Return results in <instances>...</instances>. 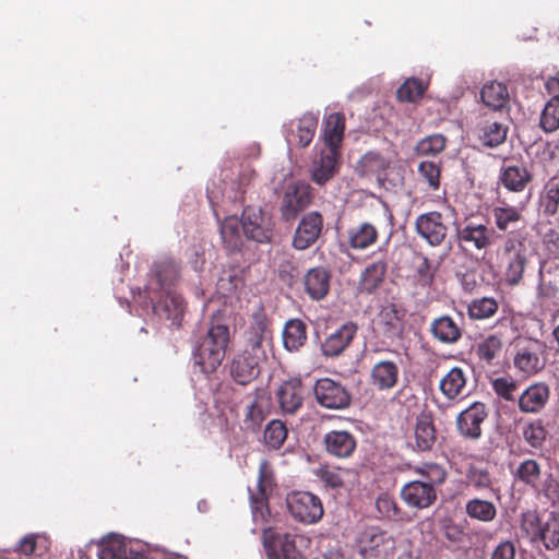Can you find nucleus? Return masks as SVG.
<instances>
[{
    "label": "nucleus",
    "instance_id": "8",
    "mask_svg": "<svg viewBox=\"0 0 559 559\" xmlns=\"http://www.w3.org/2000/svg\"><path fill=\"white\" fill-rule=\"evenodd\" d=\"M341 160L340 150L317 145L309 165L311 180L324 186L338 173Z\"/></svg>",
    "mask_w": 559,
    "mask_h": 559
},
{
    "label": "nucleus",
    "instance_id": "7",
    "mask_svg": "<svg viewBox=\"0 0 559 559\" xmlns=\"http://www.w3.org/2000/svg\"><path fill=\"white\" fill-rule=\"evenodd\" d=\"M287 509L294 520L304 524H313L323 516V507L319 497L308 491H295L286 498Z\"/></svg>",
    "mask_w": 559,
    "mask_h": 559
},
{
    "label": "nucleus",
    "instance_id": "54",
    "mask_svg": "<svg viewBox=\"0 0 559 559\" xmlns=\"http://www.w3.org/2000/svg\"><path fill=\"white\" fill-rule=\"evenodd\" d=\"M417 473L420 475L419 481L430 485L436 489V486L442 484L445 479L447 473L442 466L436 463H425L417 467Z\"/></svg>",
    "mask_w": 559,
    "mask_h": 559
},
{
    "label": "nucleus",
    "instance_id": "40",
    "mask_svg": "<svg viewBox=\"0 0 559 559\" xmlns=\"http://www.w3.org/2000/svg\"><path fill=\"white\" fill-rule=\"evenodd\" d=\"M465 513L472 520L489 523L497 516V507L490 500L472 498L465 503Z\"/></svg>",
    "mask_w": 559,
    "mask_h": 559
},
{
    "label": "nucleus",
    "instance_id": "51",
    "mask_svg": "<svg viewBox=\"0 0 559 559\" xmlns=\"http://www.w3.org/2000/svg\"><path fill=\"white\" fill-rule=\"evenodd\" d=\"M263 438L269 449L277 450L287 438V428L281 420H272L265 427Z\"/></svg>",
    "mask_w": 559,
    "mask_h": 559
},
{
    "label": "nucleus",
    "instance_id": "25",
    "mask_svg": "<svg viewBox=\"0 0 559 559\" xmlns=\"http://www.w3.org/2000/svg\"><path fill=\"white\" fill-rule=\"evenodd\" d=\"M325 450L329 454L345 459L356 449V439L346 430H332L324 436Z\"/></svg>",
    "mask_w": 559,
    "mask_h": 559
},
{
    "label": "nucleus",
    "instance_id": "17",
    "mask_svg": "<svg viewBox=\"0 0 559 559\" xmlns=\"http://www.w3.org/2000/svg\"><path fill=\"white\" fill-rule=\"evenodd\" d=\"M486 417V406L480 402H475L457 415V430L462 436L477 440L481 436L480 425L484 423Z\"/></svg>",
    "mask_w": 559,
    "mask_h": 559
},
{
    "label": "nucleus",
    "instance_id": "6",
    "mask_svg": "<svg viewBox=\"0 0 559 559\" xmlns=\"http://www.w3.org/2000/svg\"><path fill=\"white\" fill-rule=\"evenodd\" d=\"M514 350L513 365L523 376H534L544 369L546 360L543 356L544 345L542 342L532 338L520 340L516 342Z\"/></svg>",
    "mask_w": 559,
    "mask_h": 559
},
{
    "label": "nucleus",
    "instance_id": "35",
    "mask_svg": "<svg viewBox=\"0 0 559 559\" xmlns=\"http://www.w3.org/2000/svg\"><path fill=\"white\" fill-rule=\"evenodd\" d=\"M219 233L226 248L231 251L239 250L245 236L241 222L236 215H230L219 223Z\"/></svg>",
    "mask_w": 559,
    "mask_h": 559
},
{
    "label": "nucleus",
    "instance_id": "42",
    "mask_svg": "<svg viewBox=\"0 0 559 559\" xmlns=\"http://www.w3.org/2000/svg\"><path fill=\"white\" fill-rule=\"evenodd\" d=\"M436 442V429L430 416L421 414L415 426V444L418 451H427Z\"/></svg>",
    "mask_w": 559,
    "mask_h": 559
},
{
    "label": "nucleus",
    "instance_id": "28",
    "mask_svg": "<svg viewBox=\"0 0 559 559\" xmlns=\"http://www.w3.org/2000/svg\"><path fill=\"white\" fill-rule=\"evenodd\" d=\"M277 399L284 413L295 414L301 407L304 401L300 381L294 379L284 382L277 391Z\"/></svg>",
    "mask_w": 559,
    "mask_h": 559
},
{
    "label": "nucleus",
    "instance_id": "12",
    "mask_svg": "<svg viewBox=\"0 0 559 559\" xmlns=\"http://www.w3.org/2000/svg\"><path fill=\"white\" fill-rule=\"evenodd\" d=\"M297 535L278 533L272 528L263 530V545L267 559H301L297 549Z\"/></svg>",
    "mask_w": 559,
    "mask_h": 559
},
{
    "label": "nucleus",
    "instance_id": "5",
    "mask_svg": "<svg viewBox=\"0 0 559 559\" xmlns=\"http://www.w3.org/2000/svg\"><path fill=\"white\" fill-rule=\"evenodd\" d=\"M495 229L487 222L471 217L455 225V236L459 246L475 250H485L493 241Z\"/></svg>",
    "mask_w": 559,
    "mask_h": 559
},
{
    "label": "nucleus",
    "instance_id": "14",
    "mask_svg": "<svg viewBox=\"0 0 559 559\" xmlns=\"http://www.w3.org/2000/svg\"><path fill=\"white\" fill-rule=\"evenodd\" d=\"M318 115L307 112L299 119L292 120L285 124V138L288 145H296L299 147L308 146L317 131Z\"/></svg>",
    "mask_w": 559,
    "mask_h": 559
},
{
    "label": "nucleus",
    "instance_id": "3",
    "mask_svg": "<svg viewBox=\"0 0 559 559\" xmlns=\"http://www.w3.org/2000/svg\"><path fill=\"white\" fill-rule=\"evenodd\" d=\"M246 345L242 352L265 360L272 347L271 323L264 309L258 306L250 314L249 326L245 332Z\"/></svg>",
    "mask_w": 559,
    "mask_h": 559
},
{
    "label": "nucleus",
    "instance_id": "4",
    "mask_svg": "<svg viewBox=\"0 0 559 559\" xmlns=\"http://www.w3.org/2000/svg\"><path fill=\"white\" fill-rule=\"evenodd\" d=\"M356 544L359 554L366 559H390L397 547L394 537L377 526L360 531Z\"/></svg>",
    "mask_w": 559,
    "mask_h": 559
},
{
    "label": "nucleus",
    "instance_id": "20",
    "mask_svg": "<svg viewBox=\"0 0 559 559\" xmlns=\"http://www.w3.org/2000/svg\"><path fill=\"white\" fill-rule=\"evenodd\" d=\"M179 276V269L175 261L167 259L157 262L152 270V276L145 287L146 295L171 290Z\"/></svg>",
    "mask_w": 559,
    "mask_h": 559
},
{
    "label": "nucleus",
    "instance_id": "9",
    "mask_svg": "<svg viewBox=\"0 0 559 559\" xmlns=\"http://www.w3.org/2000/svg\"><path fill=\"white\" fill-rule=\"evenodd\" d=\"M313 394L317 403L328 409H345L352 401L348 390L341 382L330 378L317 380Z\"/></svg>",
    "mask_w": 559,
    "mask_h": 559
},
{
    "label": "nucleus",
    "instance_id": "58",
    "mask_svg": "<svg viewBox=\"0 0 559 559\" xmlns=\"http://www.w3.org/2000/svg\"><path fill=\"white\" fill-rule=\"evenodd\" d=\"M418 173L431 190L439 189L440 168L436 163L429 160L419 163Z\"/></svg>",
    "mask_w": 559,
    "mask_h": 559
},
{
    "label": "nucleus",
    "instance_id": "63",
    "mask_svg": "<svg viewBox=\"0 0 559 559\" xmlns=\"http://www.w3.org/2000/svg\"><path fill=\"white\" fill-rule=\"evenodd\" d=\"M515 545L511 540H501L492 550L490 559H515Z\"/></svg>",
    "mask_w": 559,
    "mask_h": 559
},
{
    "label": "nucleus",
    "instance_id": "55",
    "mask_svg": "<svg viewBox=\"0 0 559 559\" xmlns=\"http://www.w3.org/2000/svg\"><path fill=\"white\" fill-rule=\"evenodd\" d=\"M498 305L493 298L484 297L472 301L468 306V316L472 319L483 320L496 313Z\"/></svg>",
    "mask_w": 559,
    "mask_h": 559
},
{
    "label": "nucleus",
    "instance_id": "34",
    "mask_svg": "<svg viewBox=\"0 0 559 559\" xmlns=\"http://www.w3.org/2000/svg\"><path fill=\"white\" fill-rule=\"evenodd\" d=\"M243 287V280L236 270H223L217 282L216 293L231 301L233 298L240 299L241 289Z\"/></svg>",
    "mask_w": 559,
    "mask_h": 559
},
{
    "label": "nucleus",
    "instance_id": "10",
    "mask_svg": "<svg viewBox=\"0 0 559 559\" xmlns=\"http://www.w3.org/2000/svg\"><path fill=\"white\" fill-rule=\"evenodd\" d=\"M274 486L273 473L267 463L263 460L259 465L257 491L249 488L251 510L254 521H265L269 515L267 498Z\"/></svg>",
    "mask_w": 559,
    "mask_h": 559
},
{
    "label": "nucleus",
    "instance_id": "62",
    "mask_svg": "<svg viewBox=\"0 0 559 559\" xmlns=\"http://www.w3.org/2000/svg\"><path fill=\"white\" fill-rule=\"evenodd\" d=\"M376 508L382 518H393L397 513L396 504L392 497L381 495L376 501Z\"/></svg>",
    "mask_w": 559,
    "mask_h": 559
},
{
    "label": "nucleus",
    "instance_id": "30",
    "mask_svg": "<svg viewBox=\"0 0 559 559\" xmlns=\"http://www.w3.org/2000/svg\"><path fill=\"white\" fill-rule=\"evenodd\" d=\"M399 374L400 369L394 361L381 360L371 369V384L382 391L390 390L395 386Z\"/></svg>",
    "mask_w": 559,
    "mask_h": 559
},
{
    "label": "nucleus",
    "instance_id": "59",
    "mask_svg": "<svg viewBox=\"0 0 559 559\" xmlns=\"http://www.w3.org/2000/svg\"><path fill=\"white\" fill-rule=\"evenodd\" d=\"M524 439L534 448L540 447L546 437V431L539 423H533L524 427Z\"/></svg>",
    "mask_w": 559,
    "mask_h": 559
},
{
    "label": "nucleus",
    "instance_id": "50",
    "mask_svg": "<svg viewBox=\"0 0 559 559\" xmlns=\"http://www.w3.org/2000/svg\"><path fill=\"white\" fill-rule=\"evenodd\" d=\"M522 210L516 206L500 205L492 209L495 224L499 230H507L511 224L521 219Z\"/></svg>",
    "mask_w": 559,
    "mask_h": 559
},
{
    "label": "nucleus",
    "instance_id": "38",
    "mask_svg": "<svg viewBox=\"0 0 559 559\" xmlns=\"http://www.w3.org/2000/svg\"><path fill=\"white\" fill-rule=\"evenodd\" d=\"M378 231L370 223H361L353 226L347 231L349 246L356 250H364L373 245L377 240Z\"/></svg>",
    "mask_w": 559,
    "mask_h": 559
},
{
    "label": "nucleus",
    "instance_id": "44",
    "mask_svg": "<svg viewBox=\"0 0 559 559\" xmlns=\"http://www.w3.org/2000/svg\"><path fill=\"white\" fill-rule=\"evenodd\" d=\"M129 546L122 537L110 535L103 539L99 559H129Z\"/></svg>",
    "mask_w": 559,
    "mask_h": 559
},
{
    "label": "nucleus",
    "instance_id": "32",
    "mask_svg": "<svg viewBox=\"0 0 559 559\" xmlns=\"http://www.w3.org/2000/svg\"><path fill=\"white\" fill-rule=\"evenodd\" d=\"M467 378L463 369L454 367L443 376L439 389L448 400H454L465 394Z\"/></svg>",
    "mask_w": 559,
    "mask_h": 559
},
{
    "label": "nucleus",
    "instance_id": "26",
    "mask_svg": "<svg viewBox=\"0 0 559 559\" xmlns=\"http://www.w3.org/2000/svg\"><path fill=\"white\" fill-rule=\"evenodd\" d=\"M263 359H255V356L242 352L231 364L230 372L235 381L246 384L257 378L260 373V364Z\"/></svg>",
    "mask_w": 559,
    "mask_h": 559
},
{
    "label": "nucleus",
    "instance_id": "33",
    "mask_svg": "<svg viewBox=\"0 0 559 559\" xmlns=\"http://www.w3.org/2000/svg\"><path fill=\"white\" fill-rule=\"evenodd\" d=\"M430 332L436 340L443 344H454L462 335L461 328L449 316L435 319L430 324Z\"/></svg>",
    "mask_w": 559,
    "mask_h": 559
},
{
    "label": "nucleus",
    "instance_id": "52",
    "mask_svg": "<svg viewBox=\"0 0 559 559\" xmlns=\"http://www.w3.org/2000/svg\"><path fill=\"white\" fill-rule=\"evenodd\" d=\"M267 400L262 395H257L248 405L245 421L249 427H258L265 418Z\"/></svg>",
    "mask_w": 559,
    "mask_h": 559
},
{
    "label": "nucleus",
    "instance_id": "16",
    "mask_svg": "<svg viewBox=\"0 0 559 559\" xmlns=\"http://www.w3.org/2000/svg\"><path fill=\"white\" fill-rule=\"evenodd\" d=\"M536 299L540 305L559 306V267L546 269L545 262L540 264Z\"/></svg>",
    "mask_w": 559,
    "mask_h": 559
},
{
    "label": "nucleus",
    "instance_id": "61",
    "mask_svg": "<svg viewBox=\"0 0 559 559\" xmlns=\"http://www.w3.org/2000/svg\"><path fill=\"white\" fill-rule=\"evenodd\" d=\"M495 392L504 400L512 401L516 384L513 380L507 378H498L492 383Z\"/></svg>",
    "mask_w": 559,
    "mask_h": 559
},
{
    "label": "nucleus",
    "instance_id": "22",
    "mask_svg": "<svg viewBox=\"0 0 559 559\" xmlns=\"http://www.w3.org/2000/svg\"><path fill=\"white\" fill-rule=\"evenodd\" d=\"M357 333V325L346 322L329 334L321 345L322 354L326 357H336L350 344Z\"/></svg>",
    "mask_w": 559,
    "mask_h": 559
},
{
    "label": "nucleus",
    "instance_id": "49",
    "mask_svg": "<svg viewBox=\"0 0 559 559\" xmlns=\"http://www.w3.org/2000/svg\"><path fill=\"white\" fill-rule=\"evenodd\" d=\"M502 349V341L497 335H489L479 342L476 346V354L488 365H491L492 361L500 355Z\"/></svg>",
    "mask_w": 559,
    "mask_h": 559
},
{
    "label": "nucleus",
    "instance_id": "11",
    "mask_svg": "<svg viewBox=\"0 0 559 559\" xmlns=\"http://www.w3.org/2000/svg\"><path fill=\"white\" fill-rule=\"evenodd\" d=\"M254 176V170L250 167L246 166L242 170H240L237 175V189L235 190L236 181L234 178H230V182H225L224 188L221 189L216 186V183L213 181L211 185L206 188V194L207 199L213 207L214 215L216 216L217 221H219V211H218V203L219 199H228L229 201H237L241 199V188L249 185L251 179Z\"/></svg>",
    "mask_w": 559,
    "mask_h": 559
},
{
    "label": "nucleus",
    "instance_id": "48",
    "mask_svg": "<svg viewBox=\"0 0 559 559\" xmlns=\"http://www.w3.org/2000/svg\"><path fill=\"white\" fill-rule=\"evenodd\" d=\"M467 480L475 490L489 491L499 499L500 490L495 488L493 480L488 471L473 467L467 473Z\"/></svg>",
    "mask_w": 559,
    "mask_h": 559
},
{
    "label": "nucleus",
    "instance_id": "36",
    "mask_svg": "<svg viewBox=\"0 0 559 559\" xmlns=\"http://www.w3.org/2000/svg\"><path fill=\"white\" fill-rule=\"evenodd\" d=\"M483 103L492 110H502L509 103V92L503 83L491 81L480 91Z\"/></svg>",
    "mask_w": 559,
    "mask_h": 559
},
{
    "label": "nucleus",
    "instance_id": "23",
    "mask_svg": "<svg viewBox=\"0 0 559 559\" xmlns=\"http://www.w3.org/2000/svg\"><path fill=\"white\" fill-rule=\"evenodd\" d=\"M152 309L158 313L163 310L166 313V318L173 321H177L185 309L183 299L174 289L153 293L147 295Z\"/></svg>",
    "mask_w": 559,
    "mask_h": 559
},
{
    "label": "nucleus",
    "instance_id": "37",
    "mask_svg": "<svg viewBox=\"0 0 559 559\" xmlns=\"http://www.w3.org/2000/svg\"><path fill=\"white\" fill-rule=\"evenodd\" d=\"M532 175L524 166H506L500 174L502 185L510 191L520 192L531 181Z\"/></svg>",
    "mask_w": 559,
    "mask_h": 559
},
{
    "label": "nucleus",
    "instance_id": "60",
    "mask_svg": "<svg viewBox=\"0 0 559 559\" xmlns=\"http://www.w3.org/2000/svg\"><path fill=\"white\" fill-rule=\"evenodd\" d=\"M416 275H417V281H418L419 285L426 287V286H430L432 284V281L435 277V271H433L428 258H426V257L421 258L420 263L417 265V269H416Z\"/></svg>",
    "mask_w": 559,
    "mask_h": 559
},
{
    "label": "nucleus",
    "instance_id": "31",
    "mask_svg": "<svg viewBox=\"0 0 559 559\" xmlns=\"http://www.w3.org/2000/svg\"><path fill=\"white\" fill-rule=\"evenodd\" d=\"M388 162L379 153L368 152L357 163L355 171L361 177H376L378 181L385 179Z\"/></svg>",
    "mask_w": 559,
    "mask_h": 559
},
{
    "label": "nucleus",
    "instance_id": "53",
    "mask_svg": "<svg viewBox=\"0 0 559 559\" xmlns=\"http://www.w3.org/2000/svg\"><path fill=\"white\" fill-rule=\"evenodd\" d=\"M539 124L546 132H554L559 129V97L550 98L540 115Z\"/></svg>",
    "mask_w": 559,
    "mask_h": 559
},
{
    "label": "nucleus",
    "instance_id": "19",
    "mask_svg": "<svg viewBox=\"0 0 559 559\" xmlns=\"http://www.w3.org/2000/svg\"><path fill=\"white\" fill-rule=\"evenodd\" d=\"M323 227V219L319 212H310L306 214L299 222L293 246L297 250H305L312 246L319 238Z\"/></svg>",
    "mask_w": 559,
    "mask_h": 559
},
{
    "label": "nucleus",
    "instance_id": "43",
    "mask_svg": "<svg viewBox=\"0 0 559 559\" xmlns=\"http://www.w3.org/2000/svg\"><path fill=\"white\" fill-rule=\"evenodd\" d=\"M526 263L527 258L524 252H516L506 258L503 277L509 286H518L522 282Z\"/></svg>",
    "mask_w": 559,
    "mask_h": 559
},
{
    "label": "nucleus",
    "instance_id": "15",
    "mask_svg": "<svg viewBox=\"0 0 559 559\" xmlns=\"http://www.w3.org/2000/svg\"><path fill=\"white\" fill-rule=\"evenodd\" d=\"M417 234L432 247L440 246L445 239L448 227L439 212L420 214L415 221Z\"/></svg>",
    "mask_w": 559,
    "mask_h": 559
},
{
    "label": "nucleus",
    "instance_id": "13",
    "mask_svg": "<svg viewBox=\"0 0 559 559\" xmlns=\"http://www.w3.org/2000/svg\"><path fill=\"white\" fill-rule=\"evenodd\" d=\"M241 228L243 235L257 242H267L272 237V222L261 210L247 207L243 210Z\"/></svg>",
    "mask_w": 559,
    "mask_h": 559
},
{
    "label": "nucleus",
    "instance_id": "45",
    "mask_svg": "<svg viewBox=\"0 0 559 559\" xmlns=\"http://www.w3.org/2000/svg\"><path fill=\"white\" fill-rule=\"evenodd\" d=\"M514 477L524 485L536 489L542 478L540 464L533 459L524 460L516 467Z\"/></svg>",
    "mask_w": 559,
    "mask_h": 559
},
{
    "label": "nucleus",
    "instance_id": "39",
    "mask_svg": "<svg viewBox=\"0 0 559 559\" xmlns=\"http://www.w3.org/2000/svg\"><path fill=\"white\" fill-rule=\"evenodd\" d=\"M307 340V326L299 319H290L283 330V344L289 352L298 350Z\"/></svg>",
    "mask_w": 559,
    "mask_h": 559
},
{
    "label": "nucleus",
    "instance_id": "41",
    "mask_svg": "<svg viewBox=\"0 0 559 559\" xmlns=\"http://www.w3.org/2000/svg\"><path fill=\"white\" fill-rule=\"evenodd\" d=\"M386 273V263L377 261L369 264L361 273L359 289L362 293L372 294L380 287Z\"/></svg>",
    "mask_w": 559,
    "mask_h": 559
},
{
    "label": "nucleus",
    "instance_id": "24",
    "mask_svg": "<svg viewBox=\"0 0 559 559\" xmlns=\"http://www.w3.org/2000/svg\"><path fill=\"white\" fill-rule=\"evenodd\" d=\"M550 396L549 386L544 382L530 385L519 397V408L523 413H539L547 404Z\"/></svg>",
    "mask_w": 559,
    "mask_h": 559
},
{
    "label": "nucleus",
    "instance_id": "29",
    "mask_svg": "<svg viewBox=\"0 0 559 559\" xmlns=\"http://www.w3.org/2000/svg\"><path fill=\"white\" fill-rule=\"evenodd\" d=\"M345 130V118L340 112H332L324 118L321 134L322 145L338 150Z\"/></svg>",
    "mask_w": 559,
    "mask_h": 559
},
{
    "label": "nucleus",
    "instance_id": "1",
    "mask_svg": "<svg viewBox=\"0 0 559 559\" xmlns=\"http://www.w3.org/2000/svg\"><path fill=\"white\" fill-rule=\"evenodd\" d=\"M228 342V328L225 324H213L193 349L194 364L204 373L215 371L225 357Z\"/></svg>",
    "mask_w": 559,
    "mask_h": 559
},
{
    "label": "nucleus",
    "instance_id": "46",
    "mask_svg": "<svg viewBox=\"0 0 559 559\" xmlns=\"http://www.w3.org/2000/svg\"><path fill=\"white\" fill-rule=\"evenodd\" d=\"M508 128L497 121H485L478 128V138L481 143L489 147H496L504 142Z\"/></svg>",
    "mask_w": 559,
    "mask_h": 559
},
{
    "label": "nucleus",
    "instance_id": "47",
    "mask_svg": "<svg viewBox=\"0 0 559 559\" xmlns=\"http://www.w3.org/2000/svg\"><path fill=\"white\" fill-rule=\"evenodd\" d=\"M540 207L547 215L559 212V178L549 179L540 193Z\"/></svg>",
    "mask_w": 559,
    "mask_h": 559
},
{
    "label": "nucleus",
    "instance_id": "64",
    "mask_svg": "<svg viewBox=\"0 0 559 559\" xmlns=\"http://www.w3.org/2000/svg\"><path fill=\"white\" fill-rule=\"evenodd\" d=\"M319 478L332 488H338L343 485V477L335 468L322 467L318 471Z\"/></svg>",
    "mask_w": 559,
    "mask_h": 559
},
{
    "label": "nucleus",
    "instance_id": "21",
    "mask_svg": "<svg viewBox=\"0 0 559 559\" xmlns=\"http://www.w3.org/2000/svg\"><path fill=\"white\" fill-rule=\"evenodd\" d=\"M403 501L411 508L425 509L437 499V491L419 480L407 483L401 490Z\"/></svg>",
    "mask_w": 559,
    "mask_h": 559
},
{
    "label": "nucleus",
    "instance_id": "56",
    "mask_svg": "<svg viewBox=\"0 0 559 559\" xmlns=\"http://www.w3.org/2000/svg\"><path fill=\"white\" fill-rule=\"evenodd\" d=\"M426 91V85L418 79L406 80L397 90L396 95L401 102H416Z\"/></svg>",
    "mask_w": 559,
    "mask_h": 559
},
{
    "label": "nucleus",
    "instance_id": "57",
    "mask_svg": "<svg viewBox=\"0 0 559 559\" xmlns=\"http://www.w3.org/2000/svg\"><path fill=\"white\" fill-rule=\"evenodd\" d=\"M445 146V138L442 134L428 135L420 140L415 147L418 155H437L443 151Z\"/></svg>",
    "mask_w": 559,
    "mask_h": 559
},
{
    "label": "nucleus",
    "instance_id": "27",
    "mask_svg": "<svg viewBox=\"0 0 559 559\" xmlns=\"http://www.w3.org/2000/svg\"><path fill=\"white\" fill-rule=\"evenodd\" d=\"M331 275L322 266L310 269L304 278L305 289L313 300L323 299L330 290Z\"/></svg>",
    "mask_w": 559,
    "mask_h": 559
},
{
    "label": "nucleus",
    "instance_id": "18",
    "mask_svg": "<svg viewBox=\"0 0 559 559\" xmlns=\"http://www.w3.org/2000/svg\"><path fill=\"white\" fill-rule=\"evenodd\" d=\"M310 186L305 182H297L287 188L281 206L282 216L286 221L295 218L300 211L310 204Z\"/></svg>",
    "mask_w": 559,
    "mask_h": 559
},
{
    "label": "nucleus",
    "instance_id": "2",
    "mask_svg": "<svg viewBox=\"0 0 559 559\" xmlns=\"http://www.w3.org/2000/svg\"><path fill=\"white\" fill-rule=\"evenodd\" d=\"M520 530L531 544H540L547 550H556L559 547V514L556 512H550L545 519L536 511L523 512Z\"/></svg>",
    "mask_w": 559,
    "mask_h": 559
}]
</instances>
